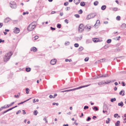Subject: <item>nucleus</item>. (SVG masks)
I'll return each instance as SVG.
<instances>
[{
  "label": "nucleus",
  "instance_id": "nucleus-1",
  "mask_svg": "<svg viewBox=\"0 0 126 126\" xmlns=\"http://www.w3.org/2000/svg\"><path fill=\"white\" fill-rule=\"evenodd\" d=\"M12 52H10L6 53L4 57V61L6 62L10 59V57L12 55Z\"/></svg>",
  "mask_w": 126,
  "mask_h": 126
},
{
  "label": "nucleus",
  "instance_id": "nucleus-2",
  "mask_svg": "<svg viewBox=\"0 0 126 126\" xmlns=\"http://www.w3.org/2000/svg\"><path fill=\"white\" fill-rule=\"evenodd\" d=\"M36 25V23L33 22L31 23L27 28V30L29 31H32L35 27Z\"/></svg>",
  "mask_w": 126,
  "mask_h": 126
},
{
  "label": "nucleus",
  "instance_id": "nucleus-3",
  "mask_svg": "<svg viewBox=\"0 0 126 126\" xmlns=\"http://www.w3.org/2000/svg\"><path fill=\"white\" fill-rule=\"evenodd\" d=\"M10 6L13 9H16L17 7L16 3L13 1H11L10 2Z\"/></svg>",
  "mask_w": 126,
  "mask_h": 126
},
{
  "label": "nucleus",
  "instance_id": "nucleus-4",
  "mask_svg": "<svg viewBox=\"0 0 126 126\" xmlns=\"http://www.w3.org/2000/svg\"><path fill=\"white\" fill-rule=\"evenodd\" d=\"M96 15L94 13L88 15L86 17V19L89 20L90 19L93 18L96 16Z\"/></svg>",
  "mask_w": 126,
  "mask_h": 126
},
{
  "label": "nucleus",
  "instance_id": "nucleus-5",
  "mask_svg": "<svg viewBox=\"0 0 126 126\" xmlns=\"http://www.w3.org/2000/svg\"><path fill=\"white\" fill-rule=\"evenodd\" d=\"M84 29V26L82 24H80L79 25V32H83Z\"/></svg>",
  "mask_w": 126,
  "mask_h": 126
},
{
  "label": "nucleus",
  "instance_id": "nucleus-6",
  "mask_svg": "<svg viewBox=\"0 0 126 126\" xmlns=\"http://www.w3.org/2000/svg\"><path fill=\"white\" fill-rule=\"evenodd\" d=\"M89 85H85V86H80V87H78V88H74L73 89H71L69 90V91H73V90H77V89H79L81 88H84V87H87V86H89Z\"/></svg>",
  "mask_w": 126,
  "mask_h": 126
},
{
  "label": "nucleus",
  "instance_id": "nucleus-7",
  "mask_svg": "<svg viewBox=\"0 0 126 126\" xmlns=\"http://www.w3.org/2000/svg\"><path fill=\"white\" fill-rule=\"evenodd\" d=\"M19 31L20 30L19 28L16 27L15 28L14 31L15 33H18L19 32Z\"/></svg>",
  "mask_w": 126,
  "mask_h": 126
},
{
  "label": "nucleus",
  "instance_id": "nucleus-8",
  "mask_svg": "<svg viewBox=\"0 0 126 126\" xmlns=\"http://www.w3.org/2000/svg\"><path fill=\"white\" fill-rule=\"evenodd\" d=\"M56 61L57 60L56 59H53L50 61V64L52 65H54L56 63Z\"/></svg>",
  "mask_w": 126,
  "mask_h": 126
},
{
  "label": "nucleus",
  "instance_id": "nucleus-9",
  "mask_svg": "<svg viewBox=\"0 0 126 126\" xmlns=\"http://www.w3.org/2000/svg\"><path fill=\"white\" fill-rule=\"evenodd\" d=\"M109 76L107 74H104L103 75H102V76H99L98 77H97V78H103V77H108Z\"/></svg>",
  "mask_w": 126,
  "mask_h": 126
},
{
  "label": "nucleus",
  "instance_id": "nucleus-10",
  "mask_svg": "<svg viewBox=\"0 0 126 126\" xmlns=\"http://www.w3.org/2000/svg\"><path fill=\"white\" fill-rule=\"evenodd\" d=\"M11 20V19L9 17L7 18L4 19V22L5 23H7L9 21Z\"/></svg>",
  "mask_w": 126,
  "mask_h": 126
},
{
  "label": "nucleus",
  "instance_id": "nucleus-11",
  "mask_svg": "<svg viewBox=\"0 0 126 126\" xmlns=\"http://www.w3.org/2000/svg\"><path fill=\"white\" fill-rule=\"evenodd\" d=\"M125 91L124 90H121L119 93V94L122 95V96H124L125 95Z\"/></svg>",
  "mask_w": 126,
  "mask_h": 126
},
{
  "label": "nucleus",
  "instance_id": "nucleus-12",
  "mask_svg": "<svg viewBox=\"0 0 126 126\" xmlns=\"http://www.w3.org/2000/svg\"><path fill=\"white\" fill-rule=\"evenodd\" d=\"M31 50L32 51H33L34 52H35L37 51V49L35 47H33L31 48Z\"/></svg>",
  "mask_w": 126,
  "mask_h": 126
},
{
  "label": "nucleus",
  "instance_id": "nucleus-13",
  "mask_svg": "<svg viewBox=\"0 0 126 126\" xmlns=\"http://www.w3.org/2000/svg\"><path fill=\"white\" fill-rule=\"evenodd\" d=\"M74 2L76 4H78L80 2V0H74Z\"/></svg>",
  "mask_w": 126,
  "mask_h": 126
},
{
  "label": "nucleus",
  "instance_id": "nucleus-14",
  "mask_svg": "<svg viewBox=\"0 0 126 126\" xmlns=\"http://www.w3.org/2000/svg\"><path fill=\"white\" fill-rule=\"evenodd\" d=\"M92 40L93 41L95 42H97L98 41L99 39L98 38H93Z\"/></svg>",
  "mask_w": 126,
  "mask_h": 126
},
{
  "label": "nucleus",
  "instance_id": "nucleus-15",
  "mask_svg": "<svg viewBox=\"0 0 126 126\" xmlns=\"http://www.w3.org/2000/svg\"><path fill=\"white\" fill-rule=\"evenodd\" d=\"M98 84L99 85H101L103 84H104V81H102L99 82L98 83Z\"/></svg>",
  "mask_w": 126,
  "mask_h": 126
},
{
  "label": "nucleus",
  "instance_id": "nucleus-16",
  "mask_svg": "<svg viewBox=\"0 0 126 126\" xmlns=\"http://www.w3.org/2000/svg\"><path fill=\"white\" fill-rule=\"evenodd\" d=\"M118 105L119 106L122 107L124 105L123 102L122 101H121L120 103H118Z\"/></svg>",
  "mask_w": 126,
  "mask_h": 126
},
{
  "label": "nucleus",
  "instance_id": "nucleus-17",
  "mask_svg": "<svg viewBox=\"0 0 126 126\" xmlns=\"http://www.w3.org/2000/svg\"><path fill=\"white\" fill-rule=\"evenodd\" d=\"M106 8V5H103L101 7V9L102 10H105Z\"/></svg>",
  "mask_w": 126,
  "mask_h": 126
},
{
  "label": "nucleus",
  "instance_id": "nucleus-18",
  "mask_svg": "<svg viewBox=\"0 0 126 126\" xmlns=\"http://www.w3.org/2000/svg\"><path fill=\"white\" fill-rule=\"evenodd\" d=\"M111 82H112V81L110 80L107 81H106L105 82H104V84H108V83Z\"/></svg>",
  "mask_w": 126,
  "mask_h": 126
},
{
  "label": "nucleus",
  "instance_id": "nucleus-19",
  "mask_svg": "<svg viewBox=\"0 0 126 126\" xmlns=\"http://www.w3.org/2000/svg\"><path fill=\"white\" fill-rule=\"evenodd\" d=\"M85 5V3L84 2H82L80 3V5L81 6H84Z\"/></svg>",
  "mask_w": 126,
  "mask_h": 126
},
{
  "label": "nucleus",
  "instance_id": "nucleus-20",
  "mask_svg": "<svg viewBox=\"0 0 126 126\" xmlns=\"http://www.w3.org/2000/svg\"><path fill=\"white\" fill-rule=\"evenodd\" d=\"M120 121H117V122L115 123V126H118L120 125Z\"/></svg>",
  "mask_w": 126,
  "mask_h": 126
},
{
  "label": "nucleus",
  "instance_id": "nucleus-21",
  "mask_svg": "<svg viewBox=\"0 0 126 126\" xmlns=\"http://www.w3.org/2000/svg\"><path fill=\"white\" fill-rule=\"evenodd\" d=\"M31 99V98H29V99H27V100H26L24 101L23 102H21L20 103H19L18 104V105H19V104H22L24 103L25 102H26V101H28L29 100Z\"/></svg>",
  "mask_w": 126,
  "mask_h": 126
},
{
  "label": "nucleus",
  "instance_id": "nucleus-22",
  "mask_svg": "<svg viewBox=\"0 0 126 126\" xmlns=\"http://www.w3.org/2000/svg\"><path fill=\"white\" fill-rule=\"evenodd\" d=\"M31 69L30 68H26V71L27 72H29L30 71Z\"/></svg>",
  "mask_w": 126,
  "mask_h": 126
},
{
  "label": "nucleus",
  "instance_id": "nucleus-23",
  "mask_svg": "<svg viewBox=\"0 0 126 126\" xmlns=\"http://www.w3.org/2000/svg\"><path fill=\"white\" fill-rule=\"evenodd\" d=\"M121 27L123 28H125L126 27V25L124 23L121 25Z\"/></svg>",
  "mask_w": 126,
  "mask_h": 126
},
{
  "label": "nucleus",
  "instance_id": "nucleus-24",
  "mask_svg": "<svg viewBox=\"0 0 126 126\" xmlns=\"http://www.w3.org/2000/svg\"><path fill=\"white\" fill-rule=\"evenodd\" d=\"M91 41L89 39H87L86 42V44H88L91 42Z\"/></svg>",
  "mask_w": 126,
  "mask_h": 126
},
{
  "label": "nucleus",
  "instance_id": "nucleus-25",
  "mask_svg": "<svg viewBox=\"0 0 126 126\" xmlns=\"http://www.w3.org/2000/svg\"><path fill=\"white\" fill-rule=\"evenodd\" d=\"M105 60L106 59H105L103 58L100 59V60L99 61H100L101 62H103L105 61Z\"/></svg>",
  "mask_w": 126,
  "mask_h": 126
},
{
  "label": "nucleus",
  "instance_id": "nucleus-26",
  "mask_svg": "<svg viewBox=\"0 0 126 126\" xmlns=\"http://www.w3.org/2000/svg\"><path fill=\"white\" fill-rule=\"evenodd\" d=\"M38 113V112L37 110H35L33 112V114L34 115H36Z\"/></svg>",
  "mask_w": 126,
  "mask_h": 126
},
{
  "label": "nucleus",
  "instance_id": "nucleus-27",
  "mask_svg": "<svg viewBox=\"0 0 126 126\" xmlns=\"http://www.w3.org/2000/svg\"><path fill=\"white\" fill-rule=\"evenodd\" d=\"M98 3V2L97 1H95L94 2V5L95 6H96L97 5Z\"/></svg>",
  "mask_w": 126,
  "mask_h": 126
},
{
  "label": "nucleus",
  "instance_id": "nucleus-28",
  "mask_svg": "<svg viewBox=\"0 0 126 126\" xmlns=\"http://www.w3.org/2000/svg\"><path fill=\"white\" fill-rule=\"evenodd\" d=\"M93 109L94 110L96 111L97 110H98V109L97 107L95 106L93 108Z\"/></svg>",
  "mask_w": 126,
  "mask_h": 126
},
{
  "label": "nucleus",
  "instance_id": "nucleus-29",
  "mask_svg": "<svg viewBox=\"0 0 126 126\" xmlns=\"http://www.w3.org/2000/svg\"><path fill=\"white\" fill-rule=\"evenodd\" d=\"M116 100V99L115 98H112L111 99L110 101L112 102H113L114 101H115Z\"/></svg>",
  "mask_w": 126,
  "mask_h": 126
},
{
  "label": "nucleus",
  "instance_id": "nucleus-30",
  "mask_svg": "<svg viewBox=\"0 0 126 126\" xmlns=\"http://www.w3.org/2000/svg\"><path fill=\"white\" fill-rule=\"evenodd\" d=\"M83 47H80L79 48V51H81L83 49Z\"/></svg>",
  "mask_w": 126,
  "mask_h": 126
},
{
  "label": "nucleus",
  "instance_id": "nucleus-31",
  "mask_svg": "<svg viewBox=\"0 0 126 126\" xmlns=\"http://www.w3.org/2000/svg\"><path fill=\"white\" fill-rule=\"evenodd\" d=\"M70 44V42L69 41H67L65 42V45L66 46H67L69 45Z\"/></svg>",
  "mask_w": 126,
  "mask_h": 126
},
{
  "label": "nucleus",
  "instance_id": "nucleus-32",
  "mask_svg": "<svg viewBox=\"0 0 126 126\" xmlns=\"http://www.w3.org/2000/svg\"><path fill=\"white\" fill-rule=\"evenodd\" d=\"M108 120L106 121V123L107 124H108L109 123L110 121V118H108Z\"/></svg>",
  "mask_w": 126,
  "mask_h": 126
},
{
  "label": "nucleus",
  "instance_id": "nucleus-33",
  "mask_svg": "<svg viewBox=\"0 0 126 126\" xmlns=\"http://www.w3.org/2000/svg\"><path fill=\"white\" fill-rule=\"evenodd\" d=\"M116 19L118 20H120V17L119 16H117L116 17Z\"/></svg>",
  "mask_w": 126,
  "mask_h": 126
},
{
  "label": "nucleus",
  "instance_id": "nucleus-34",
  "mask_svg": "<svg viewBox=\"0 0 126 126\" xmlns=\"http://www.w3.org/2000/svg\"><path fill=\"white\" fill-rule=\"evenodd\" d=\"M111 41V40L110 39H108L107 41V43H110Z\"/></svg>",
  "mask_w": 126,
  "mask_h": 126
},
{
  "label": "nucleus",
  "instance_id": "nucleus-35",
  "mask_svg": "<svg viewBox=\"0 0 126 126\" xmlns=\"http://www.w3.org/2000/svg\"><path fill=\"white\" fill-rule=\"evenodd\" d=\"M61 24H58L57 25V27L59 28L60 29L61 28Z\"/></svg>",
  "mask_w": 126,
  "mask_h": 126
},
{
  "label": "nucleus",
  "instance_id": "nucleus-36",
  "mask_svg": "<svg viewBox=\"0 0 126 126\" xmlns=\"http://www.w3.org/2000/svg\"><path fill=\"white\" fill-rule=\"evenodd\" d=\"M78 13L79 14H81L82 13V11L81 9H80L78 11Z\"/></svg>",
  "mask_w": 126,
  "mask_h": 126
},
{
  "label": "nucleus",
  "instance_id": "nucleus-37",
  "mask_svg": "<svg viewBox=\"0 0 126 126\" xmlns=\"http://www.w3.org/2000/svg\"><path fill=\"white\" fill-rule=\"evenodd\" d=\"M74 46L76 47H78L79 46V45L77 43H75L74 44Z\"/></svg>",
  "mask_w": 126,
  "mask_h": 126
},
{
  "label": "nucleus",
  "instance_id": "nucleus-38",
  "mask_svg": "<svg viewBox=\"0 0 126 126\" xmlns=\"http://www.w3.org/2000/svg\"><path fill=\"white\" fill-rule=\"evenodd\" d=\"M97 24H99L100 23V21L99 20H97L96 23L94 25V26H95L97 24Z\"/></svg>",
  "mask_w": 126,
  "mask_h": 126
},
{
  "label": "nucleus",
  "instance_id": "nucleus-39",
  "mask_svg": "<svg viewBox=\"0 0 126 126\" xmlns=\"http://www.w3.org/2000/svg\"><path fill=\"white\" fill-rule=\"evenodd\" d=\"M75 17L77 18H79L80 17L79 15V14H75L74 15Z\"/></svg>",
  "mask_w": 126,
  "mask_h": 126
},
{
  "label": "nucleus",
  "instance_id": "nucleus-40",
  "mask_svg": "<svg viewBox=\"0 0 126 126\" xmlns=\"http://www.w3.org/2000/svg\"><path fill=\"white\" fill-rule=\"evenodd\" d=\"M18 22L17 20H14L13 21V23L14 24Z\"/></svg>",
  "mask_w": 126,
  "mask_h": 126
},
{
  "label": "nucleus",
  "instance_id": "nucleus-41",
  "mask_svg": "<svg viewBox=\"0 0 126 126\" xmlns=\"http://www.w3.org/2000/svg\"><path fill=\"white\" fill-rule=\"evenodd\" d=\"M68 2H65L64 3V5L65 6H66L67 5H68Z\"/></svg>",
  "mask_w": 126,
  "mask_h": 126
},
{
  "label": "nucleus",
  "instance_id": "nucleus-42",
  "mask_svg": "<svg viewBox=\"0 0 126 126\" xmlns=\"http://www.w3.org/2000/svg\"><path fill=\"white\" fill-rule=\"evenodd\" d=\"M29 89L28 88H26V93L27 94L29 93V91H28Z\"/></svg>",
  "mask_w": 126,
  "mask_h": 126
},
{
  "label": "nucleus",
  "instance_id": "nucleus-43",
  "mask_svg": "<svg viewBox=\"0 0 126 126\" xmlns=\"http://www.w3.org/2000/svg\"><path fill=\"white\" fill-rule=\"evenodd\" d=\"M89 59V57H86L84 59V60L86 62L88 61Z\"/></svg>",
  "mask_w": 126,
  "mask_h": 126
},
{
  "label": "nucleus",
  "instance_id": "nucleus-44",
  "mask_svg": "<svg viewBox=\"0 0 126 126\" xmlns=\"http://www.w3.org/2000/svg\"><path fill=\"white\" fill-rule=\"evenodd\" d=\"M89 108L88 107V106H85L84 107V110H86V109H88Z\"/></svg>",
  "mask_w": 126,
  "mask_h": 126
},
{
  "label": "nucleus",
  "instance_id": "nucleus-45",
  "mask_svg": "<svg viewBox=\"0 0 126 126\" xmlns=\"http://www.w3.org/2000/svg\"><path fill=\"white\" fill-rule=\"evenodd\" d=\"M91 119V118L90 117H88L86 120V121H90Z\"/></svg>",
  "mask_w": 126,
  "mask_h": 126
},
{
  "label": "nucleus",
  "instance_id": "nucleus-46",
  "mask_svg": "<svg viewBox=\"0 0 126 126\" xmlns=\"http://www.w3.org/2000/svg\"><path fill=\"white\" fill-rule=\"evenodd\" d=\"M121 83L122 84V85H123V86H125L126 84H125V82H124L123 81H122L121 82Z\"/></svg>",
  "mask_w": 126,
  "mask_h": 126
},
{
  "label": "nucleus",
  "instance_id": "nucleus-47",
  "mask_svg": "<svg viewBox=\"0 0 126 126\" xmlns=\"http://www.w3.org/2000/svg\"><path fill=\"white\" fill-rule=\"evenodd\" d=\"M118 114H116L114 115V117L116 118L117 116H118Z\"/></svg>",
  "mask_w": 126,
  "mask_h": 126
},
{
  "label": "nucleus",
  "instance_id": "nucleus-48",
  "mask_svg": "<svg viewBox=\"0 0 126 126\" xmlns=\"http://www.w3.org/2000/svg\"><path fill=\"white\" fill-rule=\"evenodd\" d=\"M86 27H87V29H90L91 27L89 26H88L87 25L86 26Z\"/></svg>",
  "mask_w": 126,
  "mask_h": 126
},
{
  "label": "nucleus",
  "instance_id": "nucleus-49",
  "mask_svg": "<svg viewBox=\"0 0 126 126\" xmlns=\"http://www.w3.org/2000/svg\"><path fill=\"white\" fill-rule=\"evenodd\" d=\"M21 112V111L20 110H19L16 113V114H18L19 113Z\"/></svg>",
  "mask_w": 126,
  "mask_h": 126
},
{
  "label": "nucleus",
  "instance_id": "nucleus-50",
  "mask_svg": "<svg viewBox=\"0 0 126 126\" xmlns=\"http://www.w3.org/2000/svg\"><path fill=\"white\" fill-rule=\"evenodd\" d=\"M50 29L51 30H55V28H53L52 27H50Z\"/></svg>",
  "mask_w": 126,
  "mask_h": 126
},
{
  "label": "nucleus",
  "instance_id": "nucleus-51",
  "mask_svg": "<svg viewBox=\"0 0 126 126\" xmlns=\"http://www.w3.org/2000/svg\"><path fill=\"white\" fill-rule=\"evenodd\" d=\"M38 38V36H35L34 37L35 40H36Z\"/></svg>",
  "mask_w": 126,
  "mask_h": 126
},
{
  "label": "nucleus",
  "instance_id": "nucleus-52",
  "mask_svg": "<svg viewBox=\"0 0 126 126\" xmlns=\"http://www.w3.org/2000/svg\"><path fill=\"white\" fill-rule=\"evenodd\" d=\"M56 13V12H55V11H52L51 12V14H54Z\"/></svg>",
  "mask_w": 126,
  "mask_h": 126
},
{
  "label": "nucleus",
  "instance_id": "nucleus-53",
  "mask_svg": "<svg viewBox=\"0 0 126 126\" xmlns=\"http://www.w3.org/2000/svg\"><path fill=\"white\" fill-rule=\"evenodd\" d=\"M57 95V94H55L54 95V96H53V98H54Z\"/></svg>",
  "mask_w": 126,
  "mask_h": 126
},
{
  "label": "nucleus",
  "instance_id": "nucleus-54",
  "mask_svg": "<svg viewBox=\"0 0 126 126\" xmlns=\"http://www.w3.org/2000/svg\"><path fill=\"white\" fill-rule=\"evenodd\" d=\"M64 22H65L67 24L68 23V20H67L66 19L64 20Z\"/></svg>",
  "mask_w": 126,
  "mask_h": 126
},
{
  "label": "nucleus",
  "instance_id": "nucleus-55",
  "mask_svg": "<svg viewBox=\"0 0 126 126\" xmlns=\"http://www.w3.org/2000/svg\"><path fill=\"white\" fill-rule=\"evenodd\" d=\"M49 97L50 98H53V96L52 95H49Z\"/></svg>",
  "mask_w": 126,
  "mask_h": 126
},
{
  "label": "nucleus",
  "instance_id": "nucleus-56",
  "mask_svg": "<svg viewBox=\"0 0 126 126\" xmlns=\"http://www.w3.org/2000/svg\"><path fill=\"white\" fill-rule=\"evenodd\" d=\"M14 97H17L18 98L19 97V95H15L14 96Z\"/></svg>",
  "mask_w": 126,
  "mask_h": 126
},
{
  "label": "nucleus",
  "instance_id": "nucleus-57",
  "mask_svg": "<svg viewBox=\"0 0 126 126\" xmlns=\"http://www.w3.org/2000/svg\"><path fill=\"white\" fill-rule=\"evenodd\" d=\"M22 111L23 112V114H26V112L24 110H23Z\"/></svg>",
  "mask_w": 126,
  "mask_h": 126
},
{
  "label": "nucleus",
  "instance_id": "nucleus-58",
  "mask_svg": "<svg viewBox=\"0 0 126 126\" xmlns=\"http://www.w3.org/2000/svg\"><path fill=\"white\" fill-rule=\"evenodd\" d=\"M3 25V24L2 23H0V28L2 27Z\"/></svg>",
  "mask_w": 126,
  "mask_h": 126
},
{
  "label": "nucleus",
  "instance_id": "nucleus-59",
  "mask_svg": "<svg viewBox=\"0 0 126 126\" xmlns=\"http://www.w3.org/2000/svg\"><path fill=\"white\" fill-rule=\"evenodd\" d=\"M79 38H80L79 37H77L76 38V40L78 41H80V40H79Z\"/></svg>",
  "mask_w": 126,
  "mask_h": 126
},
{
  "label": "nucleus",
  "instance_id": "nucleus-60",
  "mask_svg": "<svg viewBox=\"0 0 126 126\" xmlns=\"http://www.w3.org/2000/svg\"><path fill=\"white\" fill-rule=\"evenodd\" d=\"M11 106V105H10V104L7 105V106H6V107H7V108Z\"/></svg>",
  "mask_w": 126,
  "mask_h": 126
},
{
  "label": "nucleus",
  "instance_id": "nucleus-61",
  "mask_svg": "<svg viewBox=\"0 0 126 126\" xmlns=\"http://www.w3.org/2000/svg\"><path fill=\"white\" fill-rule=\"evenodd\" d=\"M60 15L61 16H62L63 15V12H61L60 14Z\"/></svg>",
  "mask_w": 126,
  "mask_h": 126
},
{
  "label": "nucleus",
  "instance_id": "nucleus-62",
  "mask_svg": "<svg viewBox=\"0 0 126 126\" xmlns=\"http://www.w3.org/2000/svg\"><path fill=\"white\" fill-rule=\"evenodd\" d=\"M96 118V116H94L93 117V118L94 119H95V118Z\"/></svg>",
  "mask_w": 126,
  "mask_h": 126
},
{
  "label": "nucleus",
  "instance_id": "nucleus-63",
  "mask_svg": "<svg viewBox=\"0 0 126 126\" xmlns=\"http://www.w3.org/2000/svg\"><path fill=\"white\" fill-rule=\"evenodd\" d=\"M108 23V22L107 21H105L104 22V23L105 24H107Z\"/></svg>",
  "mask_w": 126,
  "mask_h": 126
},
{
  "label": "nucleus",
  "instance_id": "nucleus-64",
  "mask_svg": "<svg viewBox=\"0 0 126 126\" xmlns=\"http://www.w3.org/2000/svg\"><path fill=\"white\" fill-rule=\"evenodd\" d=\"M63 126H68V124H66V125L64 124L63 125Z\"/></svg>",
  "mask_w": 126,
  "mask_h": 126
}]
</instances>
